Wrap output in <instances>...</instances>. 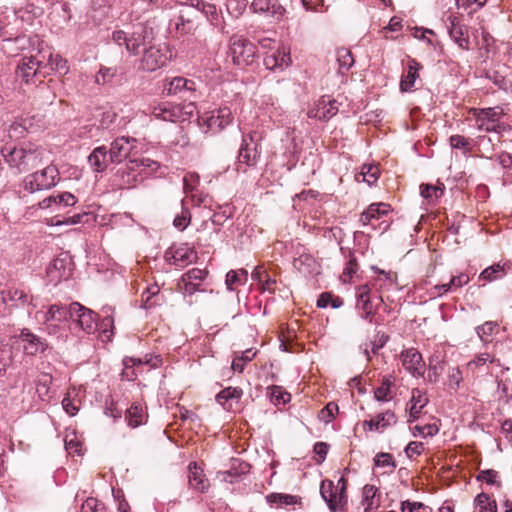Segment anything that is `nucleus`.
Returning <instances> with one entry per match:
<instances>
[{"label": "nucleus", "mask_w": 512, "mask_h": 512, "mask_svg": "<svg viewBox=\"0 0 512 512\" xmlns=\"http://www.w3.org/2000/svg\"><path fill=\"white\" fill-rule=\"evenodd\" d=\"M4 160L17 173H25L41 164L42 152L32 145L0 150Z\"/></svg>", "instance_id": "f257e3e1"}, {"label": "nucleus", "mask_w": 512, "mask_h": 512, "mask_svg": "<svg viewBox=\"0 0 512 512\" xmlns=\"http://www.w3.org/2000/svg\"><path fill=\"white\" fill-rule=\"evenodd\" d=\"M257 46L241 35L234 34L229 39L228 56L234 65L244 68L253 64Z\"/></svg>", "instance_id": "f03ea898"}, {"label": "nucleus", "mask_w": 512, "mask_h": 512, "mask_svg": "<svg viewBox=\"0 0 512 512\" xmlns=\"http://www.w3.org/2000/svg\"><path fill=\"white\" fill-rule=\"evenodd\" d=\"M59 171L56 166L48 165L41 171L27 175L22 182L23 188L29 193L48 190L59 181Z\"/></svg>", "instance_id": "7ed1b4c3"}, {"label": "nucleus", "mask_w": 512, "mask_h": 512, "mask_svg": "<svg viewBox=\"0 0 512 512\" xmlns=\"http://www.w3.org/2000/svg\"><path fill=\"white\" fill-rule=\"evenodd\" d=\"M233 121L231 109L227 106L219 107L204 113L199 117V123L205 133L216 134L230 125Z\"/></svg>", "instance_id": "20e7f679"}, {"label": "nucleus", "mask_w": 512, "mask_h": 512, "mask_svg": "<svg viewBox=\"0 0 512 512\" xmlns=\"http://www.w3.org/2000/svg\"><path fill=\"white\" fill-rule=\"evenodd\" d=\"M70 320L72 323L87 334L96 330L97 313L81 305L78 302L70 304Z\"/></svg>", "instance_id": "39448f33"}, {"label": "nucleus", "mask_w": 512, "mask_h": 512, "mask_svg": "<svg viewBox=\"0 0 512 512\" xmlns=\"http://www.w3.org/2000/svg\"><path fill=\"white\" fill-rule=\"evenodd\" d=\"M259 158L258 144L251 136H243L237 156V171L246 172L248 167L256 166Z\"/></svg>", "instance_id": "423d86ee"}, {"label": "nucleus", "mask_w": 512, "mask_h": 512, "mask_svg": "<svg viewBox=\"0 0 512 512\" xmlns=\"http://www.w3.org/2000/svg\"><path fill=\"white\" fill-rule=\"evenodd\" d=\"M196 91V84L193 80L184 77H174L165 79L162 93L167 96H179L184 100H188Z\"/></svg>", "instance_id": "0eeeda50"}, {"label": "nucleus", "mask_w": 512, "mask_h": 512, "mask_svg": "<svg viewBox=\"0 0 512 512\" xmlns=\"http://www.w3.org/2000/svg\"><path fill=\"white\" fill-rule=\"evenodd\" d=\"M187 4L193 7L194 12L203 14L210 24L218 28L221 33H227L222 11L215 4L205 2L204 0H187Z\"/></svg>", "instance_id": "6e6552de"}, {"label": "nucleus", "mask_w": 512, "mask_h": 512, "mask_svg": "<svg viewBox=\"0 0 512 512\" xmlns=\"http://www.w3.org/2000/svg\"><path fill=\"white\" fill-rule=\"evenodd\" d=\"M136 147V138L128 136L117 137L111 142L110 148L108 149L110 162L112 164H121Z\"/></svg>", "instance_id": "1a4fd4ad"}, {"label": "nucleus", "mask_w": 512, "mask_h": 512, "mask_svg": "<svg viewBox=\"0 0 512 512\" xmlns=\"http://www.w3.org/2000/svg\"><path fill=\"white\" fill-rule=\"evenodd\" d=\"M152 39V29H149L143 23L134 24L132 32L129 34L127 51L132 55H137L140 48H146V46L151 43Z\"/></svg>", "instance_id": "9d476101"}, {"label": "nucleus", "mask_w": 512, "mask_h": 512, "mask_svg": "<svg viewBox=\"0 0 512 512\" xmlns=\"http://www.w3.org/2000/svg\"><path fill=\"white\" fill-rule=\"evenodd\" d=\"M143 56L140 60L139 69L147 72H154L163 67L168 56L166 51L157 46H149L144 48Z\"/></svg>", "instance_id": "9b49d317"}, {"label": "nucleus", "mask_w": 512, "mask_h": 512, "mask_svg": "<svg viewBox=\"0 0 512 512\" xmlns=\"http://www.w3.org/2000/svg\"><path fill=\"white\" fill-rule=\"evenodd\" d=\"M18 339L23 343L24 354L28 356L43 354L49 347L45 339L34 334L28 328L21 330Z\"/></svg>", "instance_id": "f8f14e48"}, {"label": "nucleus", "mask_w": 512, "mask_h": 512, "mask_svg": "<svg viewBox=\"0 0 512 512\" xmlns=\"http://www.w3.org/2000/svg\"><path fill=\"white\" fill-rule=\"evenodd\" d=\"M71 275L72 262L67 256L55 258L47 268V277L54 285L63 280H68Z\"/></svg>", "instance_id": "ddd939ff"}, {"label": "nucleus", "mask_w": 512, "mask_h": 512, "mask_svg": "<svg viewBox=\"0 0 512 512\" xmlns=\"http://www.w3.org/2000/svg\"><path fill=\"white\" fill-rule=\"evenodd\" d=\"M138 176L137 168L131 159L116 170L113 182L120 189H130L136 186Z\"/></svg>", "instance_id": "4468645a"}, {"label": "nucleus", "mask_w": 512, "mask_h": 512, "mask_svg": "<svg viewBox=\"0 0 512 512\" xmlns=\"http://www.w3.org/2000/svg\"><path fill=\"white\" fill-rule=\"evenodd\" d=\"M165 258L173 265L184 267L196 261L197 253L188 244H182L179 247L169 248L165 252Z\"/></svg>", "instance_id": "2eb2a0df"}, {"label": "nucleus", "mask_w": 512, "mask_h": 512, "mask_svg": "<svg viewBox=\"0 0 512 512\" xmlns=\"http://www.w3.org/2000/svg\"><path fill=\"white\" fill-rule=\"evenodd\" d=\"M40 65L41 63L32 56L22 58L15 70L16 78L26 84L33 82Z\"/></svg>", "instance_id": "dca6fc26"}, {"label": "nucleus", "mask_w": 512, "mask_h": 512, "mask_svg": "<svg viewBox=\"0 0 512 512\" xmlns=\"http://www.w3.org/2000/svg\"><path fill=\"white\" fill-rule=\"evenodd\" d=\"M320 494L326 502L330 512H343L346 504L339 503L337 489H334V483L331 480L325 479L321 482Z\"/></svg>", "instance_id": "f3484780"}, {"label": "nucleus", "mask_w": 512, "mask_h": 512, "mask_svg": "<svg viewBox=\"0 0 512 512\" xmlns=\"http://www.w3.org/2000/svg\"><path fill=\"white\" fill-rule=\"evenodd\" d=\"M181 7L182 9L180 10V14L175 22V29L181 35L192 34L196 29L193 20L195 17L194 9L187 4V0L181 3Z\"/></svg>", "instance_id": "a211bd4d"}, {"label": "nucleus", "mask_w": 512, "mask_h": 512, "mask_svg": "<svg viewBox=\"0 0 512 512\" xmlns=\"http://www.w3.org/2000/svg\"><path fill=\"white\" fill-rule=\"evenodd\" d=\"M149 110L156 119L163 121L177 122L181 117L180 107L168 102L151 105Z\"/></svg>", "instance_id": "6ab92c4d"}, {"label": "nucleus", "mask_w": 512, "mask_h": 512, "mask_svg": "<svg viewBox=\"0 0 512 512\" xmlns=\"http://www.w3.org/2000/svg\"><path fill=\"white\" fill-rule=\"evenodd\" d=\"M356 297V308L362 312L360 317L363 319H369V321L372 322L374 311L369 287L367 285L360 286L357 290Z\"/></svg>", "instance_id": "aec40b11"}, {"label": "nucleus", "mask_w": 512, "mask_h": 512, "mask_svg": "<svg viewBox=\"0 0 512 512\" xmlns=\"http://www.w3.org/2000/svg\"><path fill=\"white\" fill-rule=\"evenodd\" d=\"M396 423L394 412L387 410L386 412L377 414L370 420H364L362 426L370 431L383 432L387 427Z\"/></svg>", "instance_id": "412c9836"}, {"label": "nucleus", "mask_w": 512, "mask_h": 512, "mask_svg": "<svg viewBox=\"0 0 512 512\" xmlns=\"http://www.w3.org/2000/svg\"><path fill=\"white\" fill-rule=\"evenodd\" d=\"M88 163L91 166L93 172H104L108 168V165L111 163L109 160L107 147L102 145L94 148L88 156Z\"/></svg>", "instance_id": "4be33fe9"}, {"label": "nucleus", "mask_w": 512, "mask_h": 512, "mask_svg": "<svg viewBox=\"0 0 512 512\" xmlns=\"http://www.w3.org/2000/svg\"><path fill=\"white\" fill-rule=\"evenodd\" d=\"M188 484L190 488L204 493L209 488V481L205 477L203 470L198 467L196 462H191L188 465Z\"/></svg>", "instance_id": "5701e85b"}, {"label": "nucleus", "mask_w": 512, "mask_h": 512, "mask_svg": "<svg viewBox=\"0 0 512 512\" xmlns=\"http://www.w3.org/2000/svg\"><path fill=\"white\" fill-rule=\"evenodd\" d=\"M263 63L268 70H283L291 63L290 52L286 51L284 48L277 49L271 54L266 55Z\"/></svg>", "instance_id": "b1692460"}, {"label": "nucleus", "mask_w": 512, "mask_h": 512, "mask_svg": "<svg viewBox=\"0 0 512 512\" xmlns=\"http://www.w3.org/2000/svg\"><path fill=\"white\" fill-rule=\"evenodd\" d=\"M141 307L145 310H151L165 303V297L160 293L157 284L148 286L141 295Z\"/></svg>", "instance_id": "393cba45"}, {"label": "nucleus", "mask_w": 512, "mask_h": 512, "mask_svg": "<svg viewBox=\"0 0 512 512\" xmlns=\"http://www.w3.org/2000/svg\"><path fill=\"white\" fill-rule=\"evenodd\" d=\"M293 266L301 274L311 276L319 273V264L316 259L309 253H301L293 261Z\"/></svg>", "instance_id": "a878e982"}, {"label": "nucleus", "mask_w": 512, "mask_h": 512, "mask_svg": "<svg viewBox=\"0 0 512 512\" xmlns=\"http://www.w3.org/2000/svg\"><path fill=\"white\" fill-rule=\"evenodd\" d=\"M55 85L56 82L53 80H49L48 82L40 81L34 91V99L41 105L53 104L56 98V93L54 90Z\"/></svg>", "instance_id": "bb28decb"}, {"label": "nucleus", "mask_w": 512, "mask_h": 512, "mask_svg": "<svg viewBox=\"0 0 512 512\" xmlns=\"http://www.w3.org/2000/svg\"><path fill=\"white\" fill-rule=\"evenodd\" d=\"M338 112L337 101L331 99L329 96H323L316 104V111L314 117L319 120H328L335 116Z\"/></svg>", "instance_id": "cd10ccee"}, {"label": "nucleus", "mask_w": 512, "mask_h": 512, "mask_svg": "<svg viewBox=\"0 0 512 512\" xmlns=\"http://www.w3.org/2000/svg\"><path fill=\"white\" fill-rule=\"evenodd\" d=\"M390 205L386 203H373L361 214L360 222L363 225H373V220L380 219L389 212Z\"/></svg>", "instance_id": "c85d7f7f"}, {"label": "nucleus", "mask_w": 512, "mask_h": 512, "mask_svg": "<svg viewBox=\"0 0 512 512\" xmlns=\"http://www.w3.org/2000/svg\"><path fill=\"white\" fill-rule=\"evenodd\" d=\"M4 302H12L16 307L32 304L33 296L19 288H9L2 292Z\"/></svg>", "instance_id": "c756f323"}, {"label": "nucleus", "mask_w": 512, "mask_h": 512, "mask_svg": "<svg viewBox=\"0 0 512 512\" xmlns=\"http://www.w3.org/2000/svg\"><path fill=\"white\" fill-rule=\"evenodd\" d=\"M147 413L140 403H133L126 410L125 419L131 428H137L146 423Z\"/></svg>", "instance_id": "7c9ffc66"}, {"label": "nucleus", "mask_w": 512, "mask_h": 512, "mask_svg": "<svg viewBox=\"0 0 512 512\" xmlns=\"http://www.w3.org/2000/svg\"><path fill=\"white\" fill-rule=\"evenodd\" d=\"M449 34L460 48L464 50L469 49V36L466 26L459 24L453 19L449 28Z\"/></svg>", "instance_id": "2f4dec72"}, {"label": "nucleus", "mask_w": 512, "mask_h": 512, "mask_svg": "<svg viewBox=\"0 0 512 512\" xmlns=\"http://www.w3.org/2000/svg\"><path fill=\"white\" fill-rule=\"evenodd\" d=\"M377 491L378 489L373 485L367 484L363 487L361 506L364 512H373L379 507L380 501L376 498Z\"/></svg>", "instance_id": "473e14b6"}, {"label": "nucleus", "mask_w": 512, "mask_h": 512, "mask_svg": "<svg viewBox=\"0 0 512 512\" xmlns=\"http://www.w3.org/2000/svg\"><path fill=\"white\" fill-rule=\"evenodd\" d=\"M70 304L68 306L53 304L45 313V323L48 322H65L70 320Z\"/></svg>", "instance_id": "72a5a7b5"}, {"label": "nucleus", "mask_w": 512, "mask_h": 512, "mask_svg": "<svg viewBox=\"0 0 512 512\" xmlns=\"http://www.w3.org/2000/svg\"><path fill=\"white\" fill-rule=\"evenodd\" d=\"M53 378L48 373H41L35 380L36 393L42 401H48L50 399V386Z\"/></svg>", "instance_id": "f704fd0d"}, {"label": "nucleus", "mask_w": 512, "mask_h": 512, "mask_svg": "<svg viewBox=\"0 0 512 512\" xmlns=\"http://www.w3.org/2000/svg\"><path fill=\"white\" fill-rule=\"evenodd\" d=\"M469 276L466 273H461L451 278L449 283L436 285L435 289L438 291V295H442L448 291L458 289L469 282Z\"/></svg>", "instance_id": "c9c22d12"}, {"label": "nucleus", "mask_w": 512, "mask_h": 512, "mask_svg": "<svg viewBox=\"0 0 512 512\" xmlns=\"http://www.w3.org/2000/svg\"><path fill=\"white\" fill-rule=\"evenodd\" d=\"M132 163H134L137 171H139L138 174L144 173L147 176L156 173L161 167L160 162L145 157L132 159Z\"/></svg>", "instance_id": "e433bc0d"}, {"label": "nucleus", "mask_w": 512, "mask_h": 512, "mask_svg": "<svg viewBox=\"0 0 512 512\" xmlns=\"http://www.w3.org/2000/svg\"><path fill=\"white\" fill-rule=\"evenodd\" d=\"M247 271L244 269L230 270L226 275L227 289L233 291L237 286L244 285L247 281Z\"/></svg>", "instance_id": "4c0bfd02"}, {"label": "nucleus", "mask_w": 512, "mask_h": 512, "mask_svg": "<svg viewBox=\"0 0 512 512\" xmlns=\"http://www.w3.org/2000/svg\"><path fill=\"white\" fill-rule=\"evenodd\" d=\"M416 81V60L409 61L408 70L401 77L400 90L402 92L410 91Z\"/></svg>", "instance_id": "58836bf2"}, {"label": "nucleus", "mask_w": 512, "mask_h": 512, "mask_svg": "<svg viewBox=\"0 0 512 512\" xmlns=\"http://www.w3.org/2000/svg\"><path fill=\"white\" fill-rule=\"evenodd\" d=\"M420 411L418 410V436L422 438L433 437L439 431V426L437 421L433 419L432 422H426L424 417L419 415Z\"/></svg>", "instance_id": "ea45409f"}, {"label": "nucleus", "mask_w": 512, "mask_h": 512, "mask_svg": "<svg viewBox=\"0 0 512 512\" xmlns=\"http://www.w3.org/2000/svg\"><path fill=\"white\" fill-rule=\"evenodd\" d=\"M252 279L257 281L263 290L267 291H271L273 285L276 284V280L271 278L266 270L261 266H257L254 269L252 272Z\"/></svg>", "instance_id": "a19ab883"}, {"label": "nucleus", "mask_w": 512, "mask_h": 512, "mask_svg": "<svg viewBox=\"0 0 512 512\" xmlns=\"http://www.w3.org/2000/svg\"><path fill=\"white\" fill-rule=\"evenodd\" d=\"M505 275V267L500 263L494 264L492 266L484 269L480 275L479 280H483L485 282H492L498 279L503 278Z\"/></svg>", "instance_id": "79ce46f5"}, {"label": "nucleus", "mask_w": 512, "mask_h": 512, "mask_svg": "<svg viewBox=\"0 0 512 512\" xmlns=\"http://www.w3.org/2000/svg\"><path fill=\"white\" fill-rule=\"evenodd\" d=\"M337 62L339 65V73L344 75L354 65V59L350 50L339 48L337 50Z\"/></svg>", "instance_id": "37998d69"}, {"label": "nucleus", "mask_w": 512, "mask_h": 512, "mask_svg": "<svg viewBox=\"0 0 512 512\" xmlns=\"http://www.w3.org/2000/svg\"><path fill=\"white\" fill-rule=\"evenodd\" d=\"M243 395V390L239 387H227V388H224L223 390H221L217 395H216V401L221 404V405H225L226 402H228L229 400H237L239 401L241 399Z\"/></svg>", "instance_id": "c03bdc74"}, {"label": "nucleus", "mask_w": 512, "mask_h": 512, "mask_svg": "<svg viewBox=\"0 0 512 512\" xmlns=\"http://www.w3.org/2000/svg\"><path fill=\"white\" fill-rule=\"evenodd\" d=\"M269 503H276L281 505H296L301 504V498L295 495L283 493H271L266 497Z\"/></svg>", "instance_id": "a18cd8bd"}, {"label": "nucleus", "mask_w": 512, "mask_h": 512, "mask_svg": "<svg viewBox=\"0 0 512 512\" xmlns=\"http://www.w3.org/2000/svg\"><path fill=\"white\" fill-rule=\"evenodd\" d=\"M257 354L253 349H247L241 353L240 356L235 357L232 361V369L237 372H242L247 362H250Z\"/></svg>", "instance_id": "49530a36"}, {"label": "nucleus", "mask_w": 512, "mask_h": 512, "mask_svg": "<svg viewBox=\"0 0 512 512\" xmlns=\"http://www.w3.org/2000/svg\"><path fill=\"white\" fill-rule=\"evenodd\" d=\"M360 174L368 185H373L379 178L380 170L377 165L364 164L361 168Z\"/></svg>", "instance_id": "de8ad7c7"}, {"label": "nucleus", "mask_w": 512, "mask_h": 512, "mask_svg": "<svg viewBox=\"0 0 512 512\" xmlns=\"http://www.w3.org/2000/svg\"><path fill=\"white\" fill-rule=\"evenodd\" d=\"M476 507L478 512H497V505L495 501H490L486 493H480L475 498Z\"/></svg>", "instance_id": "09e8293b"}, {"label": "nucleus", "mask_w": 512, "mask_h": 512, "mask_svg": "<svg viewBox=\"0 0 512 512\" xmlns=\"http://www.w3.org/2000/svg\"><path fill=\"white\" fill-rule=\"evenodd\" d=\"M182 207L181 212L177 214L173 220V225L180 231H183L187 228L191 221V214L187 207L184 206V201H181Z\"/></svg>", "instance_id": "8fccbe9b"}, {"label": "nucleus", "mask_w": 512, "mask_h": 512, "mask_svg": "<svg viewBox=\"0 0 512 512\" xmlns=\"http://www.w3.org/2000/svg\"><path fill=\"white\" fill-rule=\"evenodd\" d=\"M443 185L422 184L420 195L425 199H437L443 194Z\"/></svg>", "instance_id": "3c124183"}, {"label": "nucleus", "mask_w": 512, "mask_h": 512, "mask_svg": "<svg viewBox=\"0 0 512 512\" xmlns=\"http://www.w3.org/2000/svg\"><path fill=\"white\" fill-rule=\"evenodd\" d=\"M207 275L208 272L205 269L192 268L181 276V282L189 281L202 284V281L206 279Z\"/></svg>", "instance_id": "603ef678"}, {"label": "nucleus", "mask_w": 512, "mask_h": 512, "mask_svg": "<svg viewBox=\"0 0 512 512\" xmlns=\"http://www.w3.org/2000/svg\"><path fill=\"white\" fill-rule=\"evenodd\" d=\"M338 410V405L335 402H329L323 409H321L318 418L325 424H329L335 419V415L338 413Z\"/></svg>", "instance_id": "864d4df0"}, {"label": "nucleus", "mask_w": 512, "mask_h": 512, "mask_svg": "<svg viewBox=\"0 0 512 512\" xmlns=\"http://www.w3.org/2000/svg\"><path fill=\"white\" fill-rule=\"evenodd\" d=\"M498 329L496 322L488 321L476 328L477 335L483 342H489V336L493 335Z\"/></svg>", "instance_id": "5fc2aeb1"}, {"label": "nucleus", "mask_w": 512, "mask_h": 512, "mask_svg": "<svg viewBox=\"0 0 512 512\" xmlns=\"http://www.w3.org/2000/svg\"><path fill=\"white\" fill-rule=\"evenodd\" d=\"M247 2L245 0H227V12L234 18H239L245 11Z\"/></svg>", "instance_id": "6e6d98bb"}, {"label": "nucleus", "mask_w": 512, "mask_h": 512, "mask_svg": "<svg viewBox=\"0 0 512 512\" xmlns=\"http://www.w3.org/2000/svg\"><path fill=\"white\" fill-rule=\"evenodd\" d=\"M415 356H416V351L413 348L407 349L401 353V361H402L403 366L413 376L416 375V362L414 361Z\"/></svg>", "instance_id": "4d7b16f0"}, {"label": "nucleus", "mask_w": 512, "mask_h": 512, "mask_svg": "<svg viewBox=\"0 0 512 512\" xmlns=\"http://www.w3.org/2000/svg\"><path fill=\"white\" fill-rule=\"evenodd\" d=\"M201 283L197 282H181V278L178 281V290L184 295V296H192L197 292H203L204 289L201 288Z\"/></svg>", "instance_id": "13d9d810"}, {"label": "nucleus", "mask_w": 512, "mask_h": 512, "mask_svg": "<svg viewBox=\"0 0 512 512\" xmlns=\"http://www.w3.org/2000/svg\"><path fill=\"white\" fill-rule=\"evenodd\" d=\"M117 76V69L113 67H102L96 76V82L98 84H106L112 82Z\"/></svg>", "instance_id": "bf43d9fd"}, {"label": "nucleus", "mask_w": 512, "mask_h": 512, "mask_svg": "<svg viewBox=\"0 0 512 512\" xmlns=\"http://www.w3.org/2000/svg\"><path fill=\"white\" fill-rule=\"evenodd\" d=\"M391 382L388 378H385L381 385L374 391V398L377 401H388L390 394Z\"/></svg>", "instance_id": "052dcab7"}, {"label": "nucleus", "mask_w": 512, "mask_h": 512, "mask_svg": "<svg viewBox=\"0 0 512 512\" xmlns=\"http://www.w3.org/2000/svg\"><path fill=\"white\" fill-rule=\"evenodd\" d=\"M12 361V350L8 345L0 346V374L6 371V368Z\"/></svg>", "instance_id": "680f3d73"}, {"label": "nucleus", "mask_w": 512, "mask_h": 512, "mask_svg": "<svg viewBox=\"0 0 512 512\" xmlns=\"http://www.w3.org/2000/svg\"><path fill=\"white\" fill-rule=\"evenodd\" d=\"M82 512H106V507L103 503L95 498H88L82 505Z\"/></svg>", "instance_id": "e2e57ef3"}, {"label": "nucleus", "mask_w": 512, "mask_h": 512, "mask_svg": "<svg viewBox=\"0 0 512 512\" xmlns=\"http://www.w3.org/2000/svg\"><path fill=\"white\" fill-rule=\"evenodd\" d=\"M285 13L286 8L278 0H272L270 2V9L267 15L279 21L282 20Z\"/></svg>", "instance_id": "0e129e2a"}, {"label": "nucleus", "mask_w": 512, "mask_h": 512, "mask_svg": "<svg viewBox=\"0 0 512 512\" xmlns=\"http://www.w3.org/2000/svg\"><path fill=\"white\" fill-rule=\"evenodd\" d=\"M497 476H498L497 471H495L493 469H487V470L481 471L478 474L477 479L480 481H484L490 485L496 484L498 487H500L501 483L496 480Z\"/></svg>", "instance_id": "69168bd1"}, {"label": "nucleus", "mask_w": 512, "mask_h": 512, "mask_svg": "<svg viewBox=\"0 0 512 512\" xmlns=\"http://www.w3.org/2000/svg\"><path fill=\"white\" fill-rule=\"evenodd\" d=\"M56 205L68 207L74 206L77 203V198L70 192H63L55 195Z\"/></svg>", "instance_id": "338daca9"}, {"label": "nucleus", "mask_w": 512, "mask_h": 512, "mask_svg": "<svg viewBox=\"0 0 512 512\" xmlns=\"http://www.w3.org/2000/svg\"><path fill=\"white\" fill-rule=\"evenodd\" d=\"M450 145L456 149H463L464 151L470 150V141L461 135H452L450 137Z\"/></svg>", "instance_id": "774afa93"}]
</instances>
